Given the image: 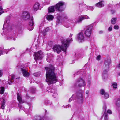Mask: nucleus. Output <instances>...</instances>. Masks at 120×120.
<instances>
[{"label": "nucleus", "instance_id": "obj_1", "mask_svg": "<svg viewBox=\"0 0 120 120\" xmlns=\"http://www.w3.org/2000/svg\"><path fill=\"white\" fill-rule=\"evenodd\" d=\"M45 69L47 70L46 74V81L47 82L48 85L55 83L57 82V79L54 72L55 68L53 66L51 65L49 68H45ZM50 86H48L46 88L47 91L48 92L52 93L55 95H57L56 89L55 88V86H53L52 88H50Z\"/></svg>", "mask_w": 120, "mask_h": 120}, {"label": "nucleus", "instance_id": "obj_2", "mask_svg": "<svg viewBox=\"0 0 120 120\" xmlns=\"http://www.w3.org/2000/svg\"><path fill=\"white\" fill-rule=\"evenodd\" d=\"M61 41L62 43L61 47L59 45H55L53 48L54 52L58 53L60 52L62 50L64 52H66L67 48L69 46V44L72 42V39L68 38L66 40L62 39Z\"/></svg>", "mask_w": 120, "mask_h": 120}, {"label": "nucleus", "instance_id": "obj_3", "mask_svg": "<svg viewBox=\"0 0 120 120\" xmlns=\"http://www.w3.org/2000/svg\"><path fill=\"white\" fill-rule=\"evenodd\" d=\"M22 17L24 20L29 21V26L28 29L30 31H31L34 28L33 25L34 23L32 16L30 15V14L28 12L25 11L23 12Z\"/></svg>", "mask_w": 120, "mask_h": 120}, {"label": "nucleus", "instance_id": "obj_4", "mask_svg": "<svg viewBox=\"0 0 120 120\" xmlns=\"http://www.w3.org/2000/svg\"><path fill=\"white\" fill-rule=\"evenodd\" d=\"M65 3L62 1L59 2L54 6H51L48 8V13L53 12L55 11L61 12L64 10V5Z\"/></svg>", "mask_w": 120, "mask_h": 120}, {"label": "nucleus", "instance_id": "obj_5", "mask_svg": "<svg viewBox=\"0 0 120 120\" xmlns=\"http://www.w3.org/2000/svg\"><path fill=\"white\" fill-rule=\"evenodd\" d=\"M86 85L84 80L81 78H79L77 80L73 86L75 88H77L78 87H80L82 86H84Z\"/></svg>", "mask_w": 120, "mask_h": 120}, {"label": "nucleus", "instance_id": "obj_6", "mask_svg": "<svg viewBox=\"0 0 120 120\" xmlns=\"http://www.w3.org/2000/svg\"><path fill=\"white\" fill-rule=\"evenodd\" d=\"M93 27L90 26L86 28L84 30V34L86 37L89 40L91 38V35Z\"/></svg>", "mask_w": 120, "mask_h": 120}, {"label": "nucleus", "instance_id": "obj_7", "mask_svg": "<svg viewBox=\"0 0 120 120\" xmlns=\"http://www.w3.org/2000/svg\"><path fill=\"white\" fill-rule=\"evenodd\" d=\"M111 60L110 58H109L106 59L104 63L103 67L104 69L108 70L109 68V65L111 63Z\"/></svg>", "mask_w": 120, "mask_h": 120}, {"label": "nucleus", "instance_id": "obj_8", "mask_svg": "<svg viewBox=\"0 0 120 120\" xmlns=\"http://www.w3.org/2000/svg\"><path fill=\"white\" fill-rule=\"evenodd\" d=\"M84 91L81 90H79L78 91L76 94V97L78 99L82 100L83 99V93Z\"/></svg>", "mask_w": 120, "mask_h": 120}, {"label": "nucleus", "instance_id": "obj_9", "mask_svg": "<svg viewBox=\"0 0 120 120\" xmlns=\"http://www.w3.org/2000/svg\"><path fill=\"white\" fill-rule=\"evenodd\" d=\"M42 51H40L38 52L37 53H34V58L36 60L37 59H41L42 58Z\"/></svg>", "mask_w": 120, "mask_h": 120}, {"label": "nucleus", "instance_id": "obj_10", "mask_svg": "<svg viewBox=\"0 0 120 120\" xmlns=\"http://www.w3.org/2000/svg\"><path fill=\"white\" fill-rule=\"evenodd\" d=\"M21 70L23 76L25 77H28L30 75V73L27 71V69L24 68H21Z\"/></svg>", "mask_w": 120, "mask_h": 120}, {"label": "nucleus", "instance_id": "obj_11", "mask_svg": "<svg viewBox=\"0 0 120 120\" xmlns=\"http://www.w3.org/2000/svg\"><path fill=\"white\" fill-rule=\"evenodd\" d=\"M77 38L79 41L80 42H82L84 41V37L82 32H81L78 34Z\"/></svg>", "mask_w": 120, "mask_h": 120}, {"label": "nucleus", "instance_id": "obj_12", "mask_svg": "<svg viewBox=\"0 0 120 120\" xmlns=\"http://www.w3.org/2000/svg\"><path fill=\"white\" fill-rule=\"evenodd\" d=\"M15 76L14 74H12L10 75L9 77V79L8 81V83L9 85H11L14 81L13 79L14 78H15Z\"/></svg>", "mask_w": 120, "mask_h": 120}, {"label": "nucleus", "instance_id": "obj_13", "mask_svg": "<svg viewBox=\"0 0 120 120\" xmlns=\"http://www.w3.org/2000/svg\"><path fill=\"white\" fill-rule=\"evenodd\" d=\"M100 93L102 95H104V97L105 99H107L109 97V94L106 92H105L103 89H102L101 90Z\"/></svg>", "mask_w": 120, "mask_h": 120}, {"label": "nucleus", "instance_id": "obj_14", "mask_svg": "<svg viewBox=\"0 0 120 120\" xmlns=\"http://www.w3.org/2000/svg\"><path fill=\"white\" fill-rule=\"evenodd\" d=\"M87 19H90L89 17L86 15H83L79 17V20L77 21V22H81L83 20Z\"/></svg>", "mask_w": 120, "mask_h": 120}, {"label": "nucleus", "instance_id": "obj_15", "mask_svg": "<svg viewBox=\"0 0 120 120\" xmlns=\"http://www.w3.org/2000/svg\"><path fill=\"white\" fill-rule=\"evenodd\" d=\"M104 2L103 1H101L95 4V6L101 8L104 6Z\"/></svg>", "mask_w": 120, "mask_h": 120}, {"label": "nucleus", "instance_id": "obj_16", "mask_svg": "<svg viewBox=\"0 0 120 120\" xmlns=\"http://www.w3.org/2000/svg\"><path fill=\"white\" fill-rule=\"evenodd\" d=\"M39 4L37 2L35 3L34 5L33 9L34 11H36L39 8Z\"/></svg>", "mask_w": 120, "mask_h": 120}, {"label": "nucleus", "instance_id": "obj_17", "mask_svg": "<svg viewBox=\"0 0 120 120\" xmlns=\"http://www.w3.org/2000/svg\"><path fill=\"white\" fill-rule=\"evenodd\" d=\"M104 69L105 70L104 71L102 76L103 79H105V78H106L107 77L108 75L107 74V73L108 71L109 70V69L107 70L106 69Z\"/></svg>", "mask_w": 120, "mask_h": 120}, {"label": "nucleus", "instance_id": "obj_18", "mask_svg": "<svg viewBox=\"0 0 120 120\" xmlns=\"http://www.w3.org/2000/svg\"><path fill=\"white\" fill-rule=\"evenodd\" d=\"M53 55L52 54L49 55L47 56L46 60L48 62H50L51 60L53 59Z\"/></svg>", "mask_w": 120, "mask_h": 120}, {"label": "nucleus", "instance_id": "obj_19", "mask_svg": "<svg viewBox=\"0 0 120 120\" xmlns=\"http://www.w3.org/2000/svg\"><path fill=\"white\" fill-rule=\"evenodd\" d=\"M17 98L18 101L20 103H22L23 102L21 98L20 95L18 93H17Z\"/></svg>", "mask_w": 120, "mask_h": 120}, {"label": "nucleus", "instance_id": "obj_20", "mask_svg": "<svg viewBox=\"0 0 120 120\" xmlns=\"http://www.w3.org/2000/svg\"><path fill=\"white\" fill-rule=\"evenodd\" d=\"M53 16L51 15H48L46 17L47 20L48 21H50L51 20H52L53 18Z\"/></svg>", "mask_w": 120, "mask_h": 120}, {"label": "nucleus", "instance_id": "obj_21", "mask_svg": "<svg viewBox=\"0 0 120 120\" xmlns=\"http://www.w3.org/2000/svg\"><path fill=\"white\" fill-rule=\"evenodd\" d=\"M49 29L48 27L44 30L43 32V34L44 35H45L46 34V32L49 31Z\"/></svg>", "mask_w": 120, "mask_h": 120}, {"label": "nucleus", "instance_id": "obj_22", "mask_svg": "<svg viewBox=\"0 0 120 120\" xmlns=\"http://www.w3.org/2000/svg\"><path fill=\"white\" fill-rule=\"evenodd\" d=\"M6 38L8 39H12V40L14 41L15 40V38H13L11 35H9V34H7L6 36Z\"/></svg>", "mask_w": 120, "mask_h": 120}, {"label": "nucleus", "instance_id": "obj_23", "mask_svg": "<svg viewBox=\"0 0 120 120\" xmlns=\"http://www.w3.org/2000/svg\"><path fill=\"white\" fill-rule=\"evenodd\" d=\"M103 116H104V120H108V115L107 113H104Z\"/></svg>", "mask_w": 120, "mask_h": 120}, {"label": "nucleus", "instance_id": "obj_24", "mask_svg": "<svg viewBox=\"0 0 120 120\" xmlns=\"http://www.w3.org/2000/svg\"><path fill=\"white\" fill-rule=\"evenodd\" d=\"M116 18H112L111 20V23L112 24H115L116 23Z\"/></svg>", "mask_w": 120, "mask_h": 120}, {"label": "nucleus", "instance_id": "obj_25", "mask_svg": "<svg viewBox=\"0 0 120 120\" xmlns=\"http://www.w3.org/2000/svg\"><path fill=\"white\" fill-rule=\"evenodd\" d=\"M42 119L39 116H36L34 117V120H42Z\"/></svg>", "mask_w": 120, "mask_h": 120}, {"label": "nucleus", "instance_id": "obj_26", "mask_svg": "<svg viewBox=\"0 0 120 120\" xmlns=\"http://www.w3.org/2000/svg\"><path fill=\"white\" fill-rule=\"evenodd\" d=\"M5 88L4 87H2L1 88L0 90V93L1 94H3Z\"/></svg>", "mask_w": 120, "mask_h": 120}, {"label": "nucleus", "instance_id": "obj_27", "mask_svg": "<svg viewBox=\"0 0 120 120\" xmlns=\"http://www.w3.org/2000/svg\"><path fill=\"white\" fill-rule=\"evenodd\" d=\"M22 27L21 26L18 27L17 29V30L19 33H20L22 32Z\"/></svg>", "mask_w": 120, "mask_h": 120}, {"label": "nucleus", "instance_id": "obj_28", "mask_svg": "<svg viewBox=\"0 0 120 120\" xmlns=\"http://www.w3.org/2000/svg\"><path fill=\"white\" fill-rule=\"evenodd\" d=\"M84 5V4H80V5L79 9L80 10V11H82V10L83 9V8L82 7Z\"/></svg>", "mask_w": 120, "mask_h": 120}, {"label": "nucleus", "instance_id": "obj_29", "mask_svg": "<svg viewBox=\"0 0 120 120\" xmlns=\"http://www.w3.org/2000/svg\"><path fill=\"white\" fill-rule=\"evenodd\" d=\"M45 103L46 105H50L51 104V102L48 100L45 101Z\"/></svg>", "mask_w": 120, "mask_h": 120}, {"label": "nucleus", "instance_id": "obj_30", "mask_svg": "<svg viewBox=\"0 0 120 120\" xmlns=\"http://www.w3.org/2000/svg\"><path fill=\"white\" fill-rule=\"evenodd\" d=\"M30 91L32 93H35L36 92V89L34 88H32L30 89Z\"/></svg>", "mask_w": 120, "mask_h": 120}, {"label": "nucleus", "instance_id": "obj_31", "mask_svg": "<svg viewBox=\"0 0 120 120\" xmlns=\"http://www.w3.org/2000/svg\"><path fill=\"white\" fill-rule=\"evenodd\" d=\"M33 75L35 77H38L40 75V74L39 73L37 72L34 73Z\"/></svg>", "mask_w": 120, "mask_h": 120}, {"label": "nucleus", "instance_id": "obj_32", "mask_svg": "<svg viewBox=\"0 0 120 120\" xmlns=\"http://www.w3.org/2000/svg\"><path fill=\"white\" fill-rule=\"evenodd\" d=\"M116 104L118 107L120 106V102L116 100Z\"/></svg>", "mask_w": 120, "mask_h": 120}, {"label": "nucleus", "instance_id": "obj_33", "mask_svg": "<svg viewBox=\"0 0 120 120\" xmlns=\"http://www.w3.org/2000/svg\"><path fill=\"white\" fill-rule=\"evenodd\" d=\"M25 97L27 99H29L30 100V101H31L32 99V98H30L27 94H26Z\"/></svg>", "mask_w": 120, "mask_h": 120}, {"label": "nucleus", "instance_id": "obj_34", "mask_svg": "<svg viewBox=\"0 0 120 120\" xmlns=\"http://www.w3.org/2000/svg\"><path fill=\"white\" fill-rule=\"evenodd\" d=\"M18 106L19 109V110H20H20H21L22 108V105L21 104H18Z\"/></svg>", "mask_w": 120, "mask_h": 120}, {"label": "nucleus", "instance_id": "obj_35", "mask_svg": "<svg viewBox=\"0 0 120 120\" xmlns=\"http://www.w3.org/2000/svg\"><path fill=\"white\" fill-rule=\"evenodd\" d=\"M103 109L105 110L104 113H105L106 109V106L104 104L103 107Z\"/></svg>", "mask_w": 120, "mask_h": 120}, {"label": "nucleus", "instance_id": "obj_36", "mask_svg": "<svg viewBox=\"0 0 120 120\" xmlns=\"http://www.w3.org/2000/svg\"><path fill=\"white\" fill-rule=\"evenodd\" d=\"M3 12L2 10V7L0 6V15L2 14Z\"/></svg>", "mask_w": 120, "mask_h": 120}, {"label": "nucleus", "instance_id": "obj_37", "mask_svg": "<svg viewBox=\"0 0 120 120\" xmlns=\"http://www.w3.org/2000/svg\"><path fill=\"white\" fill-rule=\"evenodd\" d=\"M112 86L114 88H117V84L116 83H113L112 84Z\"/></svg>", "mask_w": 120, "mask_h": 120}, {"label": "nucleus", "instance_id": "obj_38", "mask_svg": "<svg viewBox=\"0 0 120 120\" xmlns=\"http://www.w3.org/2000/svg\"><path fill=\"white\" fill-rule=\"evenodd\" d=\"M74 95H75L74 94L72 96V97L69 98V102H70L72 101L73 99V97L74 96Z\"/></svg>", "mask_w": 120, "mask_h": 120}, {"label": "nucleus", "instance_id": "obj_39", "mask_svg": "<svg viewBox=\"0 0 120 120\" xmlns=\"http://www.w3.org/2000/svg\"><path fill=\"white\" fill-rule=\"evenodd\" d=\"M119 27L117 25H115L114 27V28L116 29H119Z\"/></svg>", "mask_w": 120, "mask_h": 120}, {"label": "nucleus", "instance_id": "obj_40", "mask_svg": "<svg viewBox=\"0 0 120 120\" xmlns=\"http://www.w3.org/2000/svg\"><path fill=\"white\" fill-rule=\"evenodd\" d=\"M101 56L100 55H99L97 56L96 57V59L98 60H99Z\"/></svg>", "mask_w": 120, "mask_h": 120}, {"label": "nucleus", "instance_id": "obj_41", "mask_svg": "<svg viewBox=\"0 0 120 120\" xmlns=\"http://www.w3.org/2000/svg\"><path fill=\"white\" fill-rule=\"evenodd\" d=\"M112 30V26H110L108 29V30L109 31H111Z\"/></svg>", "mask_w": 120, "mask_h": 120}, {"label": "nucleus", "instance_id": "obj_42", "mask_svg": "<svg viewBox=\"0 0 120 120\" xmlns=\"http://www.w3.org/2000/svg\"><path fill=\"white\" fill-rule=\"evenodd\" d=\"M107 112L110 114H111L112 113V112L110 110H108L107 111Z\"/></svg>", "mask_w": 120, "mask_h": 120}, {"label": "nucleus", "instance_id": "obj_43", "mask_svg": "<svg viewBox=\"0 0 120 120\" xmlns=\"http://www.w3.org/2000/svg\"><path fill=\"white\" fill-rule=\"evenodd\" d=\"M44 120H51L48 117H47L43 119Z\"/></svg>", "mask_w": 120, "mask_h": 120}, {"label": "nucleus", "instance_id": "obj_44", "mask_svg": "<svg viewBox=\"0 0 120 120\" xmlns=\"http://www.w3.org/2000/svg\"><path fill=\"white\" fill-rule=\"evenodd\" d=\"M111 12L112 14H113L115 12V11L114 10H111Z\"/></svg>", "mask_w": 120, "mask_h": 120}, {"label": "nucleus", "instance_id": "obj_45", "mask_svg": "<svg viewBox=\"0 0 120 120\" xmlns=\"http://www.w3.org/2000/svg\"><path fill=\"white\" fill-rule=\"evenodd\" d=\"M2 75V71L1 70H0V77H1Z\"/></svg>", "mask_w": 120, "mask_h": 120}, {"label": "nucleus", "instance_id": "obj_46", "mask_svg": "<svg viewBox=\"0 0 120 120\" xmlns=\"http://www.w3.org/2000/svg\"><path fill=\"white\" fill-rule=\"evenodd\" d=\"M6 23H9V22H8V21L7 20H6L5 22H4V26L5 24L6 23Z\"/></svg>", "mask_w": 120, "mask_h": 120}, {"label": "nucleus", "instance_id": "obj_47", "mask_svg": "<svg viewBox=\"0 0 120 120\" xmlns=\"http://www.w3.org/2000/svg\"><path fill=\"white\" fill-rule=\"evenodd\" d=\"M2 51H0V56L2 54Z\"/></svg>", "mask_w": 120, "mask_h": 120}, {"label": "nucleus", "instance_id": "obj_48", "mask_svg": "<svg viewBox=\"0 0 120 120\" xmlns=\"http://www.w3.org/2000/svg\"><path fill=\"white\" fill-rule=\"evenodd\" d=\"M28 105L29 106H31V103H28Z\"/></svg>", "mask_w": 120, "mask_h": 120}, {"label": "nucleus", "instance_id": "obj_49", "mask_svg": "<svg viewBox=\"0 0 120 120\" xmlns=\"http://www.w3.org/2000/svg\"><path fill=\"white\" fill-rule=\"evenodd\" d=\"M72 35H73V34H71H71H70V36H70V38H71V37H72Z\"/></svg>", "mask_w": 120, "mask_h": 120}, {"label": "nucleus", "instance_id": "obj_50", "mask_svg": "<svg viewBox=\"0 0 120 120\" xmlns=\"http://www.w3.org/2000/svg\"><path fill=\"white\" fill-rule=\"evenodd\" d=\"M117 100L118 101H119V102H120V98H118V99H117Z\"/></svg>", "mask_w": 120, "mask_h": 120}, {"label": "nucleus", "instance_id": "obj_51", "mask_svg": "<svg viewBox=\"0 0 120 120\" xmlns=\"http://www.w3.org/2000/svg\"><path fill=\"white\" fill-rule=\"evenodd\" d=\"M103 32L102 31H101L99 32V33L100 34H101L103 33Z\"/></svg>", "mask_w": 120, "mask_h": 120}, {"label": "nucleus", "instance_id": "obj_52", "mask_svg": "<svg viewBox=\"0 0 120 120\" xmlns=\"http://www.w3.org/2000/svg\"><path fill=\"white\" fill-rule=\"evenodd\" d=\"M89 91L88 90H87L86 92V94H88L89 93Z\"/></svg>", "mask_w": 120, "mask_h": 120}, {"label": "nucleus", "instance_id": "obj_53", "mask_svg": "<svg viewBox=\"0 0 120 120\" xmlns=\"http://www.w3.org/2000/svg\"><path fill=\"white\" fill-rule=\"evenodd\" d=\"M12 48H13V49H15V48H14L13 47V48H10V50H12Z\"/></svg>", "mask_w": 120, "mask_h": 120}, {"label": "nucleus", "instance_id": "obj_54", "mask_svg": "<svg viewBox=\"0 0 120 120\" xmlns=\"http://www.w3.org/2000/svg\"><path fill=\"white\" fill-rule=\"evenodd\" d=\"M118 68H120V63H119L118 65Z\"/></svg>", "mask_w": 120, "mask_h": 120}, {"label": "nucleus", "instance_id": "obj_55", "mask_svg": "<svg viewBox=\"0 0 120 120\" xmlns=\"http://www.w3.org/2000/svg\"><path fill=\"white\" fill-rule=\"evenodd\" d=\"M19 66H17V68H19Z\"/></svg>", "mask_w": 120, "mask_h": 120}, {"label": "nucleus", "instance_id": "obj_56", "mask_svg": "<svg viewBox=\"0 0 120 120\" xmlns=\"http://www.w3.org/2000/svg\"><path fill=\"white\" fill-rule=\"evenodd\" d=\"M80 73L79 71L77 72V73L78 74H79Z\"/></svg>", "mask_w": 120, "mask_h": 120}, {"label": "nucleus", "instance_id": "obj_57", "mask_svg": "<svg viewBox=\"0 0 120 120\" xmlns=\"http://www.w3.org/2000/svg\"><path fill=\"white\" fill-rule=\"evenodd\" d=\"M118 75L119 76H120V73H119L118 74Z\"/></svg>", "mask_w": 120, "mask_h": 120}, {"label": "nucleus", "instance_id": "obj_58", "mask_svg": "<svg viewBox=\"0 0 120 120\" xmlns=\"http://www.w3.org/2000/svg\"><path fill=\"white\" fill-rule=\"evenodd\" d=\"M77 74L76 73L75 74H74V75H77Z\"/></svg>", "mask_w": 120, "mask_h": 120}, {"label": "nucleus", "instance_id": "obj_59", "mask_svg": "<svg viewBox=\"0 0 120 120\" xmlns=\"http://www.w3.org/2000/svg\"><path fill=\"white\" fill-rule=\"evenodd\" d=\"M22 120L21 119H18V120Z\"/></svg>", "mask_w": 120, "mask_h": 120}, {"label": "nucleus", "instance_id": "obj_60", "mask_svg": "<svg viewBox=\"0 0 120 120\" xmlns=\"http://www.w3.org/2000/svg\"><path fill=\"white\" fill-rule=\"evenodd\" d=\"M77 55V54H75V56H76V55Z\"/></svg>", "mask_w": 120, "mask_h": 120}, {"label": "nucleus", "instance_id": "obj_61", "mask_svg": "<svg viewBox=\"0 0 120 120\" xmlns=\"http://www.w3.org/2000/svg\"><path fill=\"white\" fill-rule=\"evenodd\" d=\"M8 52H6V54H7V53Z\"/></svg>", "mask_w": 120, "mask_h": 120}, {"label": "nucleus", "instance_id": "obj_62", "mask_svg": "<svg viewBox=\"0 0 120 120\" xmlns=\"http://www.w3.org/2000/svg\"><path fill=\"white\" fill-rule=\"evenodd\" d=\"M120 4H117V5H119Z\"/></svg>", "mask_w": 120, "mask_h": 120}, {"label": "nucleus", "instance_id": "obj_63", "mask_svg": "<svg viewBox=\"0 0 120 120\" xmlns=\"http://www.w3.org/2000/svg\"><path fill=\"white\" fill-rule=\"evenodd\" d=\"M16 79H19V78H16Z\"/></svg>", "mask_w": 120, "mask_h": 120}, {"label": "nucleus", "instance_id": "obj_64", "mask_svg": "<svg viewBox=\"0 0 120 120\" xmlns=\"http://www.w3.org/2000/svg\"><path fill=\"white\" fill-rule=\"evenodd\" d=\"M119 6H120V5H119Z\"/></svg>", "mask_w": 120, "mask_h": 120}]
</instances>
